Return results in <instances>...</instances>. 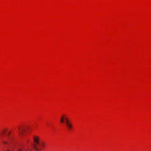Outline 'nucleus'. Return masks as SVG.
Returning <instances> with one entry per match:
<instances>
[{"instance_id":"nucleus-1","label":"nucleus","mask_w":151,"mask_h":151,"mask_svg":"<svg viewBox=\"0 0 151 151\" xmlns=\"http://www.w3.org/2000/svg\"><path fill=\"white\" fill-rule=\"evenodd\" d=\"M60 121L61 123H63L65 122L66 126L68 130H70L72 129V124L69 121L66 114H64L61 117Z\"/></svg>"},{"instance_id":"nucleus-2","label":"nucleus","mask_w":151,"mask_h":151,"mask_svg":"<svg viewBox=\"0 0 151 151\" xmlns=\"http://www.w3.org/2000/svg\"><path fill=\"white\" fill-rule=\"evenodd\" d=\"M45 146V143L44 142H42L38 144V151H41Z\"/></svg>"},{"instance_id":"nucleus-3","label":"nucleus","mask_w":151,"mask_h":151,"mask_svg":"<svg viewBox=\"0 0 151 151\" xmlns=\"http://www.w3.org/2000/svg\"><path fill=\"white\" fill-rule=\"evenodd\" d=\"M38 142V139L37 138H35L34 139V142L33 144V145L34 146V149L35 150H37V145H36V143H37Z\"/></svg>"},{"instance_id":"nucleus-4","label":"nucleus","mask_w":151,"mask_h":151,"mask_svg":"<svg viewBox=\"0 0 151 151\" xmlns=\"http://www.w3.org/2000/svg\"><path fill=\"white\" fill-rule=\"evenodd\" d=\"M19 135L20 136L22 135L23 134V132L25 131V129L23 128L22 130H21L19 128Z\"/></svg>"},{"instance_id":"nucleus-5","label":"nucleus","mask_w":151,"mask_h":151,"mask_svg":"<svg viewBox=\"0 0 151 151\" xmlns=\"http://www.w3.org/2000/svg\"><path fill=\"white\" fill-rule=\"evenodd\" d=\"M17 151H22V150L20 148H18L17 149Z\"/></svg>"}]
</instances>
